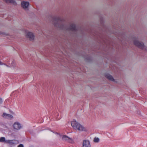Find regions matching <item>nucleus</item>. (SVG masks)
Instances as JSON below:
<instances>
[{
    "label": "nucleus",
    "mask_w": 147,
    "mask_h": 147,
    "mask_svg": "<svg viewBox=\"0 0 147 147\" xmlns=\"http://www.w3.org/2000/svg\"><path fill=\"white\" fill-rule=\"evenodd\" d=\"M134 44L138 48L143 49L144 48V45L143 42H141L138 40L134 41Z\"/></svg>",
    "instance_id": "nucleus-4"
},
{
    "label": "nucleus",
    "mask_w": 147,
    "mask_h": 147,
    "mask_svg": "<svg viewBox=\"0 0 147 147\" xmlns=\"http://www.w3.org/2000/svg\"><path fill=\"white\" fill-rule=\"evenodd\" d=\"M69 29L70 30L74 31H76L77 30L76 25L74 24H72L70 25L69 27Z\"/></svg>",
    "instance_id": "nucleus-11"
},
{
    "label": "nucleus",
    "mask_w": 147,
    "mask_h": 147,
    "mask_svg": "<svg viewBox=\"0 0 147 147\" xmlns=\"http://www.w3.org/2000/svg\"><path fill=\"white\" fill-rule=\"evenodd\" d=\"M18 147H24V146L23 144H20L18 146Z\"/></svg>",
    "instance_id": "nucleus-15"
},
{
    "label": "nucleus",
    "mask_w": 147,
    "mask_h": 147,
    "mask_svg": "<svg viewBox=\"0 0 147 147\" xmlns=\"http://www.w3.org/2000/svg\"><path fill=\"white\" fill-rule=\"evenodd\" d=\"M99 139L98 138L95 137L94 138V141L95 142L98 143L99 141Z\"/></svg>",
    "instance_id": "nucleus-13"
},
{
    "label": "nucleus",
    "mask_w": 147,
    "mask_h": 147,
    "mask_svg": "<svg viewBox=\"0 0 147 147\" xmlns=\"http://www.w3.org/2000/svg\"><path fill=\"white\" fill-rule=\"evenodd\" d=\"M4 65L5 66H7L8 67H9V66L6 65L5 64L3 63L2 62L0 61V65Z\"/></svg>",
    "instance_id": "nucleus-14"
},
{
    "label": "nucleus",
    "mask_w": 147,
    "mask_h": 147,
    "mask_svg": "<svg viewBox=\"0 0 147 147\" xmlns=\"http://www.w3.org/2000/svg\"><path fill=\"white\" fill-rule=\"evenodd\" d=\"M105 77L107 78L108 80H110L112 81H114L115 79L113 78V76L110 75L109 74H105Z\"/></svg>",
    "instance_id": "nucleus-10"
},
{
    "label": "nucleus",
    "mask_w": 147,
    "mask_h": 147,
    "mask_svg": "<svg viewBox=\"0 0 147 147\" xmlns=\"http://www.w3.org/2000/svg\"><path fill=\"white\" fill-rule=\"evenodd\" d=\"M27 37L29 38L30 40H34V36L33 34L31 32H28L27 34Z\"/></svg>",
    "instance_id": "nucleus-9"
},
{
    "label": "nucleus",
    "mask_w": 147,
    "mask_h": 147,
    "mask_svg": "<svg viewBox=\"0 0 147 147\" xmlns=\"http://www.w3.org/2000/svg\"><path fill=\"white\" fill-rule=\"evenodd\" d=\"M13 127L14 129L17 130H20L22 127L21 124L18 122L14 123Z\"/></svg>",
    "instance_id": "nucleus-6"
},
{
    "label": "nucleus",
    "mask_w": 147,
    "mask_h": 147,
    "mask_svg": "<svg viewBox=\"0 0 147 147\" xmlns=\"http://www.w3.org/2000/svg\"><path fill=\"white\" fill-rule=\"evenodd\" d=\"M71 124L72 126L74 129L81 131L85 130L84 128L77 122L75 119H74L73 121H71Z\"/></svg>",
    "instance_id": "nucleus-1"
},
{
    "label": "nucleus",
    "mask_w": 147,
    "mask_h": 147,
    "mask_svg": "<svg viewBox=\"0 0 147 147\" xmlns=\"http://www.w3.org/2000/svg\"><path fill=\"white\" fill-rule=\"evenodd\" d=\"M51 131L55 133V134H58L59 135L60 137L62 136V140L63 141L66 142H67L71 143L73 144L74 143V140L68 136L66 135H61L57 133V132H54L53 131L50 130Z\"/></svg>",
    "instance_id": "nucleus-2"
},
{
    "label": "nucleus",
    "mask_w": 147,
    "mask_h": 147,
    "mask_svg": "<svg viewBox=\"0 0 147 147\" xmlns=\"http://www.w3.org/2000/svg\"><path fill=\"white\" fill-rule=\"evenodd\" d=\"M2 116L5 119H11L13 118L12 115L9 114H7L5 113H4L3 114Z\"/></svg>",
    "instance_id": "nucleus-7"
},
{
    "label": "nucleus",
    "mask_w": 147,
    "mask_h": 147,
    "mask_svg": "<svg viewBox=\"0 0 147 147\" xmlns=\"http://www.w3.org/2000/svg\"><path fill=\"white\" fill-rule=\"evenodd\" d=\"M21 5L24 9H27L29 6V3L28 1H23L21 2Z\"/></svg>",
    "instance_id": "nucleus-8"
},
{
    "label": "nucleus",
    "mask_w": 147,
    "mask_h": 147,
    "mask_svg": "<svg viewBox=\"0 0 147 147\" xmlns=\"http://www.w3.org/2000/svg\"><path fill=\"white\" fill-rule=\"evenodd\" d=\"M3 102L2 99L1 98H0V104H1Z\"/></svg>",
    "instance_id": "nucleus-16"
},
{
    "label": "nucleus",
    "mask_w": 147,
    "mask_h": 147,
    "mask_svg": "<svg viewBox=\"0 0 147 147\" xmlns=\"http://www.w3.org/2000/svg\"><path fill=\"white\" fill-rule=\"evenodd\" d=\"M59 19H60V18H58V19H57V20H59Z\"/></svg>",
    "instance_id": "nucleus-17"
},
{
    "label": "nucleus",
    "mask_w": 147,
    "mask_h": 147,
    "mask_svg": "<svg viewBox=\"0 0 147 147\" xmlns=\"http://www.w3.org/2000/svg\"><path fill=\"white\" fill-rule=\"evenodd\" d=\"M8 140H6L5 138L4 137H1L0 138V142H4L7 144Z\"/></svg>",
    "instance_id": "nucleus-12"
},
{
    "label": "nucleus",
    "mask_w": 147,
    "mask_h": 147,
    "mask_svg": "<svg viewBox=\"0 0 147 147\" xmlns=\"http://www.w3.org/2000/svg\"><path fill=\"white\" fill-rule=\"evenodd\" d=\"M18 143V141L16 140H8L7 143L9 144V147H14Z\"/></svg>",
    "instance_id": "nucleus-3"
},
{
    "label": "nucleus",
    "mask_w": 147,
    "mask_h": 147,
    "mask_svg": "<svg viewBox=\"0 0 147 147\" xmlns=\"http://www.w3.org/2000/svg\"><path fill=\"white\" fill-rule=\"evenodd\" d=\"M82 147H91V144L89 140H83Z\"/></svg>",
    "instance_id": "nucleus-5"
}]
</instances>
